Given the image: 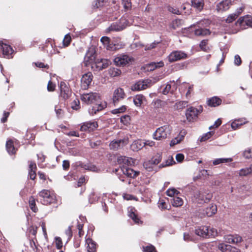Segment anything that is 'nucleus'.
Returning <instances> with one entry per match:
<instances>
[{"instance_id": "obj_42", "label": "nucleus", "mask_w": 252, "mask_h": 252, "mask_svg": "<svg viewBox=\"0 0 252 252\" xmlns=\"http://www.w3.org/2000/svg\"><path fill=\"white\" fill-rule=\"evenodd\" d=\"M108 0H96L93 4V6L94 8H98L100 7L103 6L107 3Z\"/></svg>"}, {"instance_id": "obj_17", "label": "nucleus", "mask_w": 252, "mask_h": 252, "mask_svg": "<svg viewBox=\"0 0 252 252\" xmlns=\"http://www.w3.org/2000/svg\"><path fill=\"white\" fill-rule=\"evenodd\" d=\"M126 96L124 91L122 88H118L114 92L113 101L115 105L118 102L123 99Z\"/></svg>"}, {"instance_id": "obj_19", "label": "nucleus", "mask_w": 252, "mask_h": 252, "mask_svg": "<svg viewBox=\"0 0 252 252\" xmlns=\"http://www.w3.org/2000/svg\"><path fill=\"white\" fill-rule=\"evenodd\" d=\"M100 41L107 50L113 51L117 49V47H116V45L111 42L110 38L107 36H103L101 37Z\"/></svg>"}, {"instance_id": "obj_49", "label": "nucleus", "mask_w": 252, "mask_h": 252, "mask_svg": "<svg viewBox=\"0 0 252 252\" xmlns=\"http://www.w3.org/2000/svg\"><path fill=\"white\" fill-rule=\"evenodd\" d=\"M143 251L144 252H156L155 247L152 245L143 247Z\"/></svg>"}, {"instance_id": "obj_38", "label": "nucleus", "mask_w": 252, "mask_h": 252, "mask_svg": "<svg viewBox=\"0 0 252 252\" xmlns=\"http://www.w3.org/2000/svg\"><path fill=\"white\" fill-rule=\"evenodd\" d=\"M187 104L188 102L186 101L177 102L174 105V108L177 110L183 109L187 106Z\"/></svg>"}, {"instance_id": "obj_59", "label": "nucleus", "mask_w": 252, "mask_h": 252, "mask_svg": "<svg viewBox=\"0 0 252 252\" xmlns=\"http://www.w3.org/2000/svg\"><path fill=\"white\" fill-rule=\"evenodd\" d=\"M158 43V42H154L153 43H151V44H147L145 46V50H151L152 49H153L154 48H155L157 46V45Z\"/></svg>"}, {"instance_id": "obj_14", "label": "nucleus", "mask_w": 252, "mask_h": 252, "mask_svg": "<svg viewBox=\"0 0 252 252\" xmlns=\"http://www.w3.org/2000/svg\"><path fill=\"white\" fill-rule=\"evenodd\" d=\"M161 160V155L159 153L157 154L151 160L144 162L143 166L148 171L152 170V166H148L149 164H153L154 165L158 164Z\"/></svg>"}, {"instance_id": "obj_53", "label": "nucleus", "mask_w": 252, "mask_h": 252, "mask_svg": "<svg viewBox=\"0 0 252 252\" xmlns=\"http://www.w3.org/2000/svg\"><path fill=\"white\" fill-rule=\"evenodd\" d=\"M244 157L246 158H252V149L248 148L246 149L244 153Z\"/></svg>"}, {"instance_id": "obj_25", "label": "nucleus", "mask_w": 252, "mask_h": 252, "mask_svg": "<svg viewBox=\"0 0 252 252\" xmlns=\"http://www.w3.org/2000/svg\"><path fill=\"white\" fill-rule=\"evenodd\" d=\"M29 175L31 180H34L36 177V165L34 162L31 161L29 165Z\"/></svg>"}, {"instance_id": "obj_4", "label": "nucleus", "mask_w": 252, "mask_h": 252, "mask_svg": "<svg viewBox=\"0 0 252 252\" xmlns=\"http://www.w3.org/2000/svg\"><path fill=\"white\" fill-rule=\"evenodd\" d=\"M38 195L40 197V202L44 205L53 203L56 200L54 193L49 190L43 189L39 192Z\"/></svg>"}, {"instance_id": "obj_30", "label": "nucleus", "mask_w": 252, "mask_h": 252, "mask_svg": "<svg viewBox=\"0 0 252 252\" xmlns=\"http://www.w3.org/2000/svg\"><path fill=\"white\" fill-rule=\"evenodd\" d=\"M6 148L8 153L10 154H14L16 152V149L15 148L12 140H9L6 142Z\"/></svg>"}, {"instance_id": "obj_37", "label": "nucleus", "mask_w": 252, "mask_h": 252, "mask_svg": "<svg viewBox=\"0 0 252 252\" xmlns=\"http://www.w3.org/2000/svg\"><path fill=\"white\" fill-rule=\"evenodd\" d=\"M109 74L111 77H117L121 74V71L117 68H110L109 69Z\"/></svg>"}, {"instance_id": "obj_64", "label": "nucleus", "mask_w": 252, "mask_h": 252, "mask_svg": "<svg viewBox=\"0 0 252 252\" xmlns=\"http://www.w3.org/2000/svg\"><path fill=\"white\" fill-rule=\"evenodd\" d=\"M55 110L58 117H61L63 114V110L61 109L58 108L57 106L55 107Z\"/></svg>"}, {"instance_id": "obj_57", "label": "nucleus", "mask_w": 252, "mask_h": 252, "mask_svg": "<svg viewBox=\"0 0 252 252\" xmlns=\"http://www.w3.org/2000/svg\"><path fill=\"white\" fill-rule=\"evenodd\" d=\"M130 117L128 115H124L121 118V122L125 125L128 123Z\"/></svg>"}, {"instance_id": "obj_6", "label": "nucleus", "mask_w": 252, "mask_h": 252, "mask_svg": "<svg viewBox=\"0 0 252 252\" xmlns=\"http://www.w3.org/2000/svg\"><path fill=\"white\" fill-rule=\"evenodd\" d=\"M133 58L128 55L122 54L118 55L114 59V62L117 66H126L133 62Z\"/></svg>"}, {"instance_id": "obj_29", "label": "nucleus", "mask_w": 252, "mask_h": 252, "mask_svg": "<svg viewBox=\"0 0 252 252\" xmlns=\"http://www.w3.org/2000/svg\"><path fill=\"white\" fill-rule=\"evenodd\" d=\"M191 5L196 10L200 11L203 8L204 1L203 0H191Z\"/></svg>"}, {"instance_id": "obj_63", "label": "nucleus", "mask_w": 252, "mask_h": 252, "mask_svg": "<svg viewBox=\"0 0 252 252\" xmlns=\"http://www.w3.org/2000/svg\"><path fill=\"white\" fill-rule=\"evenodd\" d=\"M70 166L69 161L67 160H64L63 162V167L64 170H67Z\"/></svg>"}, {"instance_id": "obj_5", "label": "nucleus", "mask_w": 252, "mask_h": 252, "mask_svg": "<svg viewBox=\"0 0 252 252\" xmlns=\"http://www.w3.org/2000/svg\"><path fill=\"white\" fill-rule=\"evenodd\" d=\"M195 233L203 238H209L215 236L217 232L214 228H210L207 226H201L195 229Z\"/></svg>"}, {"instance_id": "obj_24", "label": "nucleus", "mask_w": 252, "mask_h": 252, "mask_svg": "<svg viewBox=\"0 0 252 252\" xmlns=\"http://www.w3.org/2000/svg\"><path fill=\"white\" fill-rule=\"evenodd\" d=\"M218 247L222 252H238V250L229 245L221 244L219 245Z\"/></svg>"}, {"instance_id": "obj_43", "label": "nucleus", "mask_w": 252, "mask_h": 252, "mask_svg": "<svg viewBox=\"0 0 252 252\" xmlns=\"http://www.w3.org/2000/svg\"><path fill=\"white\" fill-rule=\"evenodd\" d=\"M175 161L172 157H169V158L166 160L165 162H163L159 165V167H164L167 166L172 165Z\"/></svg>"}, {"instance_id": "obj_40", "label": "nucleus", "mask_w": 252, "mask_h": 252, "mask_svg": "<svg viewBox=\"0 0 252 252\" xmlns=\"http://www.w3.org/2000/svg\"><path fill=\"white\" fill-rule=\"evenodd\" d=\"M184 138V136L183 135H179L174 139H172L170 143V146H173L179 143H180Z\"/></svg>"}, {"instance_id": "obj_2", "label": "nucleus", "mask_w": 252, "mask_h": 252, "mask_svg": "<svg viewBox=\"0 0 252 252\" xmlns=\"http://www.w3.org/2000/svg\"><path fill=\"white\" fill-rule=\"evenodd\" d=\"M80 98L84 103L90 104L94 103L95 105L93 106L91 110H89V113L91 115H94L97 112L103 110L106 106L105 103H100V96L99 94L96 93H90L83 94L81 95Z\"/></svg>"}, {"instance_id": "obj_60", "label": "nucleus", "mask_w": 252, "mask_h": 252, "mask_svg": "<svg viewBox=\"0 0 252 252\" xmlns=\"http://www.w3.org/2000/svg\"><path fill=\"white\" fill-rule=\"evenodd\" d=\"M225 239L226 242L233 243L234 242V235H229L225 236Z\"/></svg>"}, {"instance_id": "obj_62", "label": "nucleus", "mask_w": 252, "mask_h": 252, "mask_svg": "<svg viewBox=\"0 0 252 252\" xmlns=\"http://www.w3.org/2000/svg\"><path fill=\"white\" fill-rule=\"evenodd\" d=\"M65 234L68 237V239H70L72 236V232L71 226H69L68 228L65 230Z\"/></svg>"}, {"instance_id": "obj_13", "label": "nucleus", "mask_w": 252, "mask_h": 252, "mask_svg": "<svg viewBox=\"0 0 252 252\" xmlns=\"http://www.w3.org/2000/svg\"><path fill=\"white\" fill-rule=\"evenodd\" d=\"M98 127V124L95 121L83 123L80 127L81 131L91 132L95 130Z\"/></svg>"}, {"instance_id": "obj_22", "label": "nucleus", "mask_w": 252, "mask_h": 252, "mask_svg": "<svg viewBox=\"0 0 252 252\" xmlns=\"http://www.w3.org/2000/svg\"><path fill=\"white\" fill-rule=\"evenodd\" d=\"M86 245L87 252H95L96 244L92 239H86Z\"/></svg>"}, {"instance_id": "obj_26", "label": "nucleus", "mask_w": 252, "mask_h": 252, "mask_svg": "<svg viewBox=\"0 0 252 252\" xmlns=\"http://www.w3.org/2000/svg\"><path fill=\"white\" fill-rule=\"evenodd\" d=\"M110 61L107 59H101L100 61L95 62L96 67L99 70H102L108 67Z\"/></svg>"}, {"instance_id": "obj_39", "label": "nucleus", "mask_w": 252, "mask_h": 252, "mask_svg": "<svg viewBox=\"0 0 252 252\" xmlns=\"http://www.w3.org/2000/svg\"><path fill=\"white\" fill-rule=\"evenodd\" d=\"M252 173V165L249 167L243 168L239 171L240 176H247Z\"/></svg>"}, {"instance_id": "obj_23", "label": "nucleus", "mask_w": 252, "mask_h": 252, "mask_svg": "<svg viewBox=\"0 0 252 252\" xmlns=\"http://www.w3.org/2000/svg\"><path fill=\"white\" fill-rule=\"evenodd\" d=\"M85 60L87 62H89L90 63L95 62V51L94 48L90 49L87 52Z\"/></svg>"}, {"instance_id": "obj_7", "label": "nucleus", "mask_w": 252, "mask_h": 252, "mask_svg": "<svg viewBox=\"0 0 252 252\" xmlns=\"http://www.w3.org/2000/svg\"><path fill=\"white\" fill-rule=\"evenodd\" d=\"M128 21L124 17L120 19L118 22L112 23L106 30L107 32L120 31L126 28Z\"/></svg>"}, {"instance_id": "obj_48", "label": "nucleus", "mask_w": 252, "mask_h": 252, "mask_svg": "<svg viewBox=\"0 0 252 252\" xmlns=\"http://www.w3.org/2000/svg\"><path fill=\"white\" fill-rule=\"evenodd\" d=\"M55 239L56 248L58 250L61 249L63 247V242L61 238L59 237H56Z\"/></svg>"}, {"instance_id": "obj_3", "label": "nucleus", "mask_w": 252, "mask_h": 252, "mask_svg": "<svg viewBox=\"0 0 252 252\" xmlns=\"http://www.w3.org/2000/svg\"><path fill=\"white\" fill-rule=\"evenodd\" d=\"M212 194L208 190L201 189L194 193V201L198 204H203L210 201Z\"/></svg>"}, {"instance_id": "obj_15", "label": "nucleus", "mask_w": 252, "mask_h": 252, "mask_svg": "<svg viewBox=\"0 0 252 252\" xmlns=\"http://www.w3.org/2000/svg\"><path fill=\"white\" fill-rule=\"evenodd\" d=\"M71 95V91L66 84L63 82L60 84V96L64 99H68Z\"/></svg>"}, {"instance_id": "obj_56", "label": "nucleus", "mask_w": 252, "mask_h": 252, "mask_svg": "<svg viewBox=\"0 0 252 252\" xmlns=\"http://www.w3.org/2000/svg\"><path fill=\"white\" fill-rule=\"evenodd\" d=\"M237 18V15L234 14V13L229 15L227 19H226V22L227 23H230L232 22Z\"/></svg>"}, {"instance_id": "obj_27", "label": "nucleus", "mask_w": 252, "mask_h": 252, "mask_svg": "<svg viewBox=\"0 0 252 252\" xmlns=\"http://www.w3.org/2000/svg\"><path fill=\"white\" fill-rule=\"evenodd\" d=\"M217 211V206L215 204H211L204 210V214L208 217H211Z\"/></svg>"}, {"instance_id": "obj_50", "label": "nucleus", "mask_w": 252, "mask_h": 252, "mask_svg": "<svg viewBox=\"0 0 252 252\" xmlns=\"http://www.w3.org/2000/svg\"><path fill=\"white\" fill-rule=\"evenodd\" d=\"M163 88V90L162 91V93L164 94H167L170 90H171V85L167 84L165 85H163L160 87V89Z\"/></svg>"}, {"instance_id": "obj_12", "label": "nucleus", "mask_w": 252, "mask_h": 252, "mask_svg": "<svg viewBox=\"0 0 252 252\" xmlns=\"http://www.w3.org/2000/svg\"><path fill=\"white\" fill-rule=\"evenodd\" d=\"M202 110L201 109H197L194 107H190L188 108L186 113L187 119L189 122H193L195 120L199 113H201Z\"/></svg>"}, {"instance_id": "obj_61", "label": "nucleus", "mask_w": 252, "mask_h": 252, "mask_svg": "<svg viewBox=\"0 0 252 252\" xmlns=\"http://www.w3.org/2000/svg\"><path fill=\"white\" fill-rule=\"evenodd\" d=\"M241 63L242 62L240 57L238 55H235L234 57V63L236 65H240L241 64Z\"/></svg>"}, {"instance_id": "obj_31", "label": "nucleus", "mask_w": 252, "mask_h": 252, "mask_svg": "<svg viewBox=\"0 0 252 252\" xmlns=\"http://www.w3.org/2000/svg\"><path fill=\"white\" fill-rule=\"evenodd\" d=\"M232 161L231 158H216L213 161L214 165H217L220 164L229 163Z\"/></svg>"}, {"instance_id": "obj_8", "label": "nucleus", "mask_w": 252, "mask_h": 252, "mask_svg": "<svg viewBox=\"0 0 252 252\" xmlns=\"http://www.w3.org/2000/svg\"><path fill=\"white\" fill-rule=\"evenodd\" d=\"M170 134V129L168 126H164L158 128L154 133V139L162 140L167 137Z\"/></svg>"}, {"instance_id": "obj_1", "label": "nucleus", "mask_w": 252, "mask_h": 252, "mask_svg": "<svg viewBox=\"0 0 252 252\" xmlns=\"http://www.w3.org/2000/svg\"><path fill=\"white\" fill-rule=\"evenodd\" d=\"M117 162L119 164V166L115 168L113 172L118 176L119 178L122 182L125 181L124 176L134 178L139 174V171H135L127 167V166L134 163L133 158L125 156H120L117 158Z\"/></svg>"}, {"instance_id": "obj_46", "label": "nucleus", "mask_w": 252, "mask_h": 252, "mask_svg": "<svg viewBox=\"0 0 252 252\" xmlns=\"http://www.w3.org/2000/svg\"><path fill=\"white\" fill-rule=\"evenodd\" d=\"M71 107L73 110H78L80 107L79 100L77 98L74 99L71 104Z\"/></svg>"}, {"instance_id": "obj_20", "label": "nucleus", "mask_w": 252, "mask_h": 252, "mask_svg": "<svg viewBox=\"0 0 252 252\" xmlns=\"http://www.w3.org/2000/svg\"><path fill=\"white\" fill-rule=\"evenodd\" d=\"M236 25H239L240 27H242L245 25L252 27V18L249 15L242 17L236 23Z\"/></svg>"}, {"instance_id": "obj_58", "label": "nucleus", "mask_w": 252, "mask_h": 252, "mask_svg": "<svg viewBox=\"0 0 252 252\" xmlns=\"http://www.w3.org/2000/svg\"><path fill=\"white\" fill-rule=\"evenodd\" d=\"M55 85L53 83V82L50 80L48 82V85H47V90L49 92H52L55 90Z\"/></svg>"}, {"instance_id": "obj_47", "label": "nucleus", "mask_w": 252, "mask_h": 252, "mask_svg": "<svg viewBox=\"0 0 252 252\" xmlns=\"http://www.w3.org/2000/svg\"><path fill=\"white\" fill-rule=\"evenodd\" d=\"M122 4H123L124 8L126 10H129L131 8V0H122Z\"/></svg>"}, {"instance_id": "obj_32", "label": "nucleus", "mask_w": 252, "mask_h": 252, "mask_svg": "<svg viewBox=\"0 0 252 252\" xmlns=\"http://www.w3.org/2000/svg\"><path fill=\"white\" fill-rule=\"evenodd\" d=\"M164 63L162 61L158 63L152 62L148 64V70L150 71L154 70V69L162 67Z\"/></svg>"}, {"instance_id": "obj_10", "label": "nucleus", "mask_w": 252, "mask_h": 252, "mask_svg": "<svg viewBox=\"0 0 252 252\" xmlns=\"http://www.w3.org/2000/svg\"><path fill=\"white\" fill-rule=\"evenodd\" d=\"M188 58V55L182 51H174L168 56L169 62L172 63Z\"/></svg>"}, {"instance_id": "obj_52", "label": "nucleus", "mask_w": 252, "mask_h": 252, "mask_svg": "<svg viewBox=\"0 0 252 252\" xmlns=\"http://www.w3.org/2000/svg\"><path fill=\"white\" fill-rule=\"evenodd\" d=\"M129 216L135 223H139L140 220L134 212H130L129 214Z\"/></svg>"}, {"instance_id": "obj_18", "label": "nucleus", "mask_w": 252, "mask_h": 252, "mask_svg": "<svg viewBox=\"0 0 252 252\" xmlns=\"http://www.w3.org/2000/svg\"><path fill=\"white\" fill-rule=\"evenodd\" d=\"M126 144V140L125 139L114 140L110 143L109 146L111 150H118L123 148Z\"/></svg>"}, {"instance_id": "obj_41", "label": "nucleus", "mask_w": 252, "mask_h": 252, "mask_svg": "<svg viewBox=\"0 0 252 252\" xmlns=\"http://www.w3.org/2000/svg\"><path fill=\"white\" fill-rule=\"evenodd\" d=\"M29 205L33 212H36L37 211L38 209L35 205V199L32 196H31L29 199Z\"/></svg>"}, {"instance_id": "obj_54", "label": "nucleus", "mask_w": 252, "mask_h": 252, "mask_svg": "<svg viewBox=\"0 0 252 252\" xmlns=\"http://www.w3.org/2000/svg\"><path fill=\"white\" fill-rule=\"evenodd\" d=\"M71 38L69 34H66L63 40V45L67 46L70 43Z\"/></svg>"}, {"instance_id": "obj_33", "label": "nucleus", "mask_w": 252, "mask_h": 252, "mask_svg": "<svg viewBox=\"0 0 252 252\" xmlns=\"http://www.w3.org/2000/svg\"><path fill=\"white\" fill-rule=\"evenodd\" d=\"M145 99V97L142 94L136 95L133 98V102L135 106L137 107H140L143 103V100Z\"/></svg>"}, {"instance_id": "obj_45", "label": "nucleus", "mask_w": 252, "mask_h": 252, "mask_svg": "<svg viewBox=\"0 0 252 252\" xmlns=\"http://www.w3.org/2000/svg\"><path fill=\"white\" fill-rule=\"evenodd\" d=\"M180 192L174 188L169 189L166 191V194L169 196H174L175 195H178Z\"/></svg>"}, {"instance_id": "obj_34", "label": "nucleus", "mask_w": 252, "mask_h": 252, "mask_svg": "<svg viewBox=\"0 0 252 252\" xmlns=\"http://www.w3.org/2000/svg\"><path fill=\"white\" fill-rule=\"evenodd\" d=\"M194 33L197 36H206L210 34V32L208 29L199 28L194 31Z\"/></svg>"}, {"instance_id": "obj_28", "label": "nucleus", "mask_w": 252, "mask_h": 252, "mask_svg": "<svg viewBox=\"0 0 252 252\" xmlns=\"http://www.w3.org/2000/svg\"><path fill=\"white\" fill-rule=\"evenodd\" d=\"M145 144H147V143H144L142 140H138L134 141L131 147L133 150L138 151L145 146Z\"/></svg>"}, {"instance_id": "obj_55", "label": "nucleus", "mask_w": 252, "mask_h": 252, "mask_svg": "<svg viewBox=\"0 0 252 252\" xmlns=\"http://www.w3.org/2000/svg\"><path fill=\"white\" fill-rule=\"evenodd\" d=\"M214 134L213 131H209L202 136L200 139L201 141H204L210 138Z\"/></svg>"}, {"instance_id": "obj_11", "label": "nucleus", "mask_w": 252, "mask_h": 252, "mask_svg": "<svg viewBox=\"0 0 252 252\" xmlns=\"http://www.w3.org/2000/svg\"><path fill=\"white\" fill-rule=\"evenodd\" d=\"M93 79L92 72H88L82 75L81 79V89L86 90L91 85Z\"/></svg>"}, {"instance_id": "obj_51", "label": "nucleus", "mask_w": 252, "mask_h": 252, "mask_svg": "<svg viewBox=\"0 0 252 252\" xmlns=\"http://www.w3.org/2000/svg\"><path fill=\"white\" fill-rule=\"evenodd\" d=\"M239 120H235L234 122L231 123V127L233 129H236L238 128L240 126H242L243 124H245L246 122L239 123Z\"/></svg>"}, {"instance_id": "obj_21", "label": "nucleus", "mask_w": 252, "mask_h": 252, "mask_svg": "<svg viewBox=\"0 0 252 252\" xmlns=\"http://www.w3.org/2000/svg\"><path fill=\"white\" fill-rule=\"evenodd\" d=\"M231 4L230 0H224L219 2L217 5V10L218 11H225L229 9Z\"/></svg>"}, {"instance_id": "obj_44", "label": "nucleus", "mask_w": 252, "mask_h": 252, "mask_svg": "<svg viewBox=\"0 0 252 252\" xmlns=\"http://www.w3.org/2000/svg\"><path fill=\"white\" fill-rule=\"evenodd\" d=\"M126 106L125 105H123L119 108L115 109L112 110L111 113L113 114H118L120 113L125 112L126 111Z\"/></svg>"}, {"instance_id": "obj_9", "label": "nucleus", "mask_w": 252, "mask_h": 252, "mask_svg": "<svg viewBox=\"0 0 252 252\" xmlns=\"http://www.w3.org/2000/svg\"><path fill=\"white\" fill-rule=\"evenodd\" d=\"M151 82L149 79L139 80L131 87V89L133 91L145 90L151 86Z\"/></svg>"}, {"instance_id": "obj_36", "label": "nucleus", "mask_w": 252, "mask_h": 252, "mask_svg": "<svg viewBox=\"0 0 252 252\" xmlns=\"http://www.w3.org/2000/svg\"><path fill=\"white\" fill-rule=\"evenodd\" d=\"M173 206L175 207H179L183 205V201L182 199L178 196H174L172 200Z\"/></svg>"}, {"instance_id": "obj_35", "label": "nucleus", "mask_w": 252, "mask_h": 252, "mask_svg": "<svg viewBox=\"0 0 252 252\" xmlns=\"http://www.w3.org/2000/svg\"><path fill=\"white\" fill-rule=\"evenodd\" d=\"M221 100L218 97H213L208 101V105L216 107L221 104Z\"/></svg>"}, {"instance_id": "obj_16", "label": "nucleus", "mask_w": 252, "mask_h": 252, "mask_svg": "<svg viewBox=\"0 0 252 252\" xmlns=\"http://www.w3.org/2000/svg\"><path fill=\"white\" fill-rule=\"evenodd\" d=\"M0 49L2 50V55L4 58L8 59L12 58V54L14 50L9 45L3 44L2 41H0Z\"/></svg>"}]
</instances>
